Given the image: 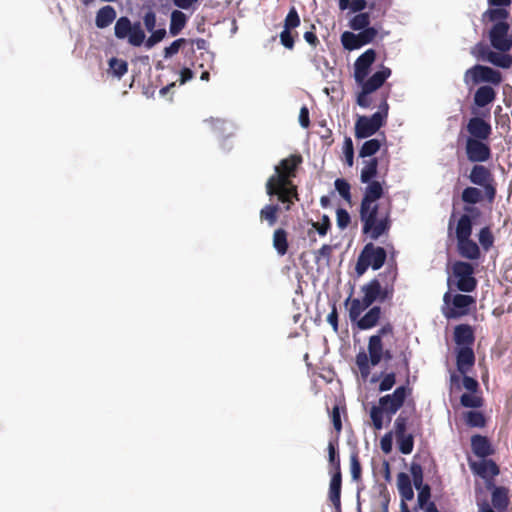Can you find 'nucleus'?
Wrapping results in <instances>:
<instances>
[{"mask_svg":"<svg viewBox=\"0 0 512 512\" xmlns=\"http://www.w3.org/2000/svg\"><path fill=\"white\" fill-rule=\"evenodd\" d=\"M331 479L329 483L328 499L334 507V512H342L341 510V489H342V474H330Z\"/></svg>","mask_w":512,"mask_h":512,"instance_id":"nucleus-25","label":"nucleus"},{"mask_svg":"<svg viewBox=\"0 0 512 512\" xmlns=\"http://www.w3.org/2000/svg\"><path fill=\"white\" fill-rule=\"evenodd\" d=\"M299 123L303 128H308L310 126L309 110L306 106H303L300 109Z\"/></svg>","mask_w":512,"mask_h":512,"instance_id":"nucleus-62","label":"nucleus"},{"mask_svg":"<svg viewBox=\"0 0 512 512\" xmlns=\"http://www.w3.org/2000/svg\"><path fill=\"white\" fill-rule=\"evenodd\" d=\"M273 247L280 256H284L288 252V233L283 228H277L273 233Z\"/></svg>","mask_w":512,"mask_h":512,"instance_id":"nucleus-33","label":"nucleus"},{"mask_svg":"<svg viewBox=\"0 0 512 512\" xmlns=\"http://www.w3.org/2000/svg\"><path fill=\"white\" fill-rule=\"evenodd\" d=\"M487 63L495 67L509 69L512 66V56L509 52H500L494 49Z\"/></svg>","mask_w":512,"mask_h":512,"instance_id":"nucleus-37","label":"nucleus"},{"mask_svg":"<svg viewBox=\"0 0 512 512\" xmlns=\"http://www.w3.org/2000/svg\"><path fill=\"white\" fill-rule=\"evenodd\" d=\"M143 23L147 31H153L156 27V14L152 10H148L143 16Z\"/></svg>","mask_w":512,"mask_h":512,"instance_id":"nucleus-57","label":"nucleus"},{"mask_svg":"<svg viewBox=\"0 0 512 512\" xmlns=\"http://www.w3.org/2000/svg\"><path fill=\"white\" fill-rule=\"evenodd\" d=\"M460 403L463 407L477 409L483 406L484 400L474 393H464L460 397Z\"/></svg>","mask_w":512,"mask_h":512,"instance_id":"nucleus-40","label":"nucleus"},{"mask_svg":"<svg viewBox=\"0 0 512 512\" xmlns=\"http://www.w3.org/2000/svg\"><path fill=\"white\" fill-rule=\"evenodd\" d=\"M410 472L412 475L413 485L416 489L425 486V484L423 483V469L420 464L412 463L410 467Z\"/></svg>","mask_w":512,"mask_h":512,"instance_id":"nucleus-47","label":"nucleus"},{"mask_svg":"<svg viewBox=\"0 0 512 512\" xmlns=\"http://www.w3.org/2000/svg\"><path fill=\"white\" fill-rule=\"evenodd\" d=\"M366 0H351L348 8L354 13H361L367 7Z\"/></svg>","mask_w":512,"mask_h":512,"instance_id":"nucleus-61","label":"nucleus"},{"mask_svg":"<svg viewBox=\"0 0 512 512\" xmlns=\"http://www.w3.org/2000/svg\"><path fill=\"white\" fill-rule=\"evenodd\" d=\"M397 487L402 501H409L413 499L414 491L408 474L400 472L397 475Z\"/></svg>","mask_w":512,"mask_h":512,"instance_id":"nucleus-31","label":"nucleus"},{"mask_svg":"<svg viewBox=\"0 0 512 512\" xmlns=\"http://www.w3.org/2000/svg\"><path fill=\"white\" fill-rule=\"evenodd\" d=\"M473 224L474 222L470 221L469 215H461L455 226L457 252L462 258L468 260H478L481 257L478 244L471 239Z\"/></svg>","mask_w":512,"mask_h":512,"instance_id":"nucleus-7","label":"nucleus"},{"mask_svg":"<svg viewBox=\"0 0 512 512\" xmlns=\"http://www.w3.org/2000/svg\"><path fill=\"white\" fill-rule=\"evenodd\" d=\"M465 154L472 163H484L491 159L492 151L488 140L466 138Z\"/></svg>","mask_w":512,"mask_h":512,"instance_id":"nucleus-19","label":"nucleus"},{"mask_svg":"<svg viewBox=\"0 0 512 512\" xmlns=\"http://www.w3.org/2000/svg\"><path fill=\"white\" fill-rule=\"evenodd\" d=\"M483 32L493 49L510 52L512 49V15L511 13L491 10L483 12L480 18Z\"/></svg>","mask_w":512,"mask_h":512,"instance_id":"nucleus-5","label":"nucleus"},{"mask_svg":"<svg viewBox=\"0 0 512 512\" xmlns=\"http://www.w3.org/2000/svg\"><path fill=\"white\" fill-rule=\"evenodd\" d=\"M303 159L300 154H291L282 159L275 166V173L266 182V193L270 197H277L284 205V210L289 211L295 201H299L298 188L292 179L296 177L299 165Z\"/></svg>","mask_w":512,"mask_h":512,"instance_id":"nucleus-3","label":"nucleus"},{"mask_svg":"<svg viewBox=\"0 0 512 512\" xmlns=\"http://www.w3.org/2000/svg\"><path fill=\"white\" fill-rule=\"evenodd\" d=\"M502 81L503 76L499 70L481 64L468 68L463 75V82L470 91L481 84L499 86Z\"/></svg>","mask_w":512,"mask_h":512,"instance_id":"nucleus-9","label":"nucleus"},{"mask_svg":"<svg viewBox=\"0 0 512 512\" xmlns=\"http://www.w3.org/2000/svg\"><path fill=\"white\" fill-rule=\"evenodd\" d=\"M384 195V188L373 183L365 187L360 203L359 216L362 223V232L372 240H377L389 232L391 221V205L386 206L378 203Z\"/></svg>","mask_w":512,"mask_h":512,"instance_id":"nucleus-1","label":"nucleus"},{"mask_svg":"<svg viewBox=\"0 0 512 512\" xmlns=\"http://www.w3.org/2000/svg\"><path fill=\"white\" fill-rule=\"evenodd\" d=\"M398 271L396 266H388L383 273L362 286L363 298L348 297L345 305L349 307V318L352 323L357 322L361 314L376 301L383 303L391 301L395 292V282Z\"/></svg>","mask_w":512,"mask_h":512,"instance_id":"nucleus-2","label":"nucleus"},{"mask_svg":"<svg viewBox=\"0 0 512 512\" xmlns=\"http://www.w3.org/2000/svg\"><path fill=\"white\" fill-rule=\"evenodd\" d=\"M488 8L484 12H490L491 10H497L500 12L511 13L510 7L512 0H487Z\"/></svg>","mask_w":512,"mask_h":512,"instance_id":"nucleus-44","label":"nucleus"},{"mask_svg":"<svg viewBox=\"0 0 512 512\" xmlns=\"http://www.w3.org/2000/svg\"><path fill=\"white\" fill-rule=\"evenodd\" d=\"M396 383V374L394 372L387 373L383 376L378 390L380 392H386L393 388Z\"/></svg>","mask_w":512,"mask_h":512,"instance_id":"nucleus-52","label":"nucleus"},{"mask_svg":"<svg viewBox=\"0 0 512 512\" xmlns=\"http://www.w3.org/2000/svg\"><path fill=\"white\" fill-rule=\"evenodd\" d=\"M369 308L370 309L363 316H361L358 319V321L356 322L357 327L360 330L372 329L373 327H375L378 324V322L381 318L382 310H381L380 306H372Z\"/></svg>","mask_w":512,"mask_h":512,"instance_id":"nucleus-28","label":"nucleus"},{"mask_svg":"<svg viewBox=\"0 0 512 512\" xmlns=\"http://www.w3.org/2000/svg\"><path fill=\"white\" fill-rule=\"evenodd\" d=\"M376 60V51L367 49L354 63V79L361 87L357 94L356 103L361 108H369L372 105L371 94L380 89L385 81L391 76V69L381 66V69L373 73L369 78L372 64Z\"/></svg>","mask_w":512,"mask_h":512,"instance_id":"nucleus-4","label":"nucleus"},{"mask_svg":"<svg viewBox=\"0 0 512 512\" xmlns=\"http://www.w3.org/2000/svg\"><path fill=\"white\" fill-rule=\"evenodd\" d=\"M328 323L333 327L335 332L338 331V312L335 305H333L331 312L327 316Z\"/></svg>","mask_w":512,"mask_h":512,"instance_id":"nucleus-64","label":"nucleus"},{"mask_svg":"<svg viewBox=\"0 0 512 512\" xmlns=\"http://www.w3.org/2000/svg\"><path fill=\"white\" fill-rule=\"evenodd\" d=\"M370 25V14L368 12H361L356 14L349 23L352 30H364Z\"/></svg>","mask_w":512,"mask_h":512,"instance_id":"nucleus-41","label":"nucleus"},{"mask_svg":"<svg viewBox=\"0 0 512 512\" xmlns=\"http://www.w3.org/2000/svg\"><path fill=\"white\" fill-rule=\"evenodd\" d=\"M411 388L405 385L398 386L393 393L386 394L379 398L378 405L370 409V418L375 430L383 428V415L387 414L389 419L404 405L406 398L411 394Z\"/></svg>","mask_w":512,"mask_h":512,"instance_id":"nucleus-6","label":"nucleus"},{"mask_svg":"<svg viewBox=\"0 0 512 512\" xmlns=\"http://www.w3.org/2000/svg\"><path fill=\"white\" fill-rule=\"evenodd\" d=\"M445 306L443 314L447 319H456L469 313L470 306L475 304V299L470 295L455 294L446 292L443 297Z\"/></svg>","mask_w":512,"mask_h":512,"instance_id":"nucleus-12","label":"nucleus"},{"mask_svg":"<svg viewBox=\"0 0 512 512\" xmlns=\"http://www.w3.org/2000/svg\"><path fill=\"white\" fill-rule=\"evenodd\" d=\"M343 153L345 156L346 164L351 167L354 163V147L350 137H345L343 145Z\"/></svg>","mask_w":512,"mask_h":512,"instance_id":"nucleus-50","label":"nucleus"},{"mask_svg":"<svg viewBox=\"0 0 512 512\" xmlns=\"http://www.w3.org/2000/svg\"><path fill=\"white\" fill-rule=\"evenodd\" d=\"M494 87V85L490 84L480 85L474 93V104L479 108H483L493 103L497 97V92Z\"/></svg>","mask_w":512,"mask_h":512,"instance_id":"nucleus-26","label":"nucleus"},{"mask_svg":"<svg viewBox=\"0 0 512 512\" xmlns=\"http://www.w3.org/2000/svg\"><path fill=\"white\" fill-rule=\"evenodd\" d=\"M350 470L352 479L358 481L361 478V463L359 460L358 452L354 451L350 454Z\"/></svg>","mask_w":512,"mask_h":512,"instance_id":"nucleus-45","label":"nucleus"},{"mask_svg":"<svg viewBox=\"0 0 512 512\" xmlns=\"http://www.w3.org/2000/svg\"><path fill=\"white\" fill-rule=\"evenodd\" d=\"M466 138L489 140L492 134L491 124L481 117H471L466 124Z\"/></svg>","mask_w":512,"mask_h":512,"instance_id":"nucleus-21","label":"nucleus"},{"mask_svg":"<svg viewBox=\"0 0 512 512\" xmlns=\"http://www.w3.org/2000/svg\"><path fill=\"white\" fill-rule=\"evenodd\" d=\"M114 34L118 39L127 38L128 43L135 47L141 46L146 37L140 22L132 24L131 20L126 16H122L116 20Z\"/></svg>","mask_w":512,"mask_h":512,"instance_id":"nucleus-13","label":"nucleus"},{"mask_svg":"<svg viewBox=\"0 0 512 512\" xmlns=\"http://www.w3.org/2000/svg\"><path fill=\"white\" fill-rule=\"evenodd\" d=\"M312 227L318 232L320 236H325L331 227L329 217L327 215H323L320 222H312Z\"/></svg>","mask_w":512,"mask_h":512,"instance_id":"nucleus-54","label":"nucleus"},{"mask_svg":"<svg viewBox=\"0 0 512 512\" xmlns=\"http://www.w3.org/2000/svg\"><path fill=\"white\" fill-rule=\"evenodd\" d=\"M478 240L485 251H488L494 244V236L490 227L486 226L480 229Z\"/></svg>","mask_w":512,"mask_h":512,"instance_id":"nucleus-42","label":"nucleus"},{"mask_svg":"<svg viewBox=\"0 0 512 512\" xmlns=\"http://www.w3.org/2000/svg\"><path fill=\"white\" fill-rule=\"evenodd\" d=\"M150 32H151L150 37L145 41V46L148 49L154 47L157 43L161 42L167 34L165 28H159L156 30L154 29L153 31H150Z\"/></svg>","mask_w":512,"mask_h":512,"instance_id":"nucleus-49","label":"nucleus"},{"mask_svg":"<svg viewBox=\"0 0 512 512\" xmlns=\"http://www.w3.org/2000/svg\"><path fill=\"white\" fill-rule=\"evenodd\" d=\"M452 275L457 280L456 287L459 291L470 293L476 289L477 280L471 263L456 261L452 266Z\"/></svg>","mask_w":512,"mask_h":512,"instance_id":"nucleus-16","label":"nucleus"},{"mask_svg":"<svg viewBox=\"0 0 512 512\" xmlns=\"http://www.w3.org/2000/svg\"><path fill=\"white\" fill-rule=\"evenodd\" d=\"M278 204H267L259 213V218L262 223L266 222L269 227H273L278 221V213L280 211Z\"/></svg>","mask_w":512,"mask_h":512,"instance_id":"nucleus-34","label":"nucleus"},{"mask_svg":"<svg viewBox=\"0 0 512 512\" xmlns=\"http://www.w3.org/2000/svg\"><path fill=\"white\" fill-rule=\"evenodd\" d=\"M331 420L334 426V429L337 433H340L342 430V422L340 415V407L338 405H334L331 412Z\"/></svg>","mask_w":512,"mask_h":512,"instance_id":"nucleus-59","label":"nucleus"},{"mask_svg":"<svg viewBox=\"0 0 512 512\" xmlns=\"http://www.w3.org/2000/svg\"><path fill=\"white\" fill-rule=\"evenodd\" d=\"M464 420L467 426L483 428L486 425L485 415L481 411H467L464 413Z\"/></svg>","mask_w":512,"mask_h":512,"instance_id":"nucleus-38","label":"nucleus"},{"mask_svg":"<svg viewBox=\"0 0 512 512\" xmlns=\"http://www.w3.org/2000/svg\"><path fill=\"white\" fill-rule=\"evenodd\" d=\"M485 197L484 189L481 190L475 186H467L461 193V201L465 204L463 207L464 213L462 215H469L470 221L474 222L480 218L482 212L480 208L475 205L482 202Z\"/></svg>","mask_w":512,"mask_h":512,"instance_id":"nucleus-17","label":"nucleus"},{"mask_svg":"<svg viewBox=\"0 0 512 512\" xmlns=\"http://www.w3.org/2000/svg\"><path fill=\"white\" fill-rule=\"evenodd\" d=\"M328 463H329V474L341 473L340 455L337 451V441H329L328 443Z\"/></svg>","mask_w":512,"mask_h":512,"instance_id":"nucleus-35","label":"nucleus"},{"mask_svg":"<svg viewBox=\"0 0 512 512\" xmlns=\"http://www.w3.org/2000/svg\"><path fill=\"white\" fill-rule=\"evenodd\" d=\"M359 31L360 32L357 34L350 31H345L342 33L341 43L344 49L348 51L359 49L367 44L372 43L378 35V30L375 27H368Z\"/></svg>","mask_w":512,"mask_h":512,"instance_id":"nucleus-18","label":"nucleus"},{"mask_svg":"<svg viewBox=\"0 0 512 512\" xmlns=\"http://www.w3.org/2000/svg\"><path fill=\"white\" fill-rule=\"evenodd\" d=\"M300 17L294 6H292L285 17L284 20V28L292 30L297 28L300 25Z\"/></svg>","mask_w":512,"mask_h":512,"instance_id":"nucleus-46","label":"nucleus"},{"mask_svg":"<svg viewBox=\"0 0 512 512\" xmlns=\"http://www.w3.org/2000/svg\"><path fill=\"white\" fill-rule=\"evenodd\" d=\"M280 42L285 48L289 50L294 48L295 40L291 30L284 28V30L280 33Z\"/></svg>","mask_w":512,"mask_h":512,"instance_id":"nucleus-56","label":"nucleus"},{"mask_svg":"<svg viewBox=\"0 0 512 512\" xmlns=\"http://www.w3.org/2000/svg\"><path fill=\"white\" fill-rule=\"evenodd\" d=\"M117 13L113 6L106 5L101 7L95 17V25L99 29L110 26L116 19Z\"/></svg>","mask_w":512,"mask_h":512,"instance_id":"nucleus-30","label":"nucleus"},{"mask_svg":"<svg viewBox=\"0 0 512 512\" xmlns=\"http://www.w3.org/2000/svg\"><path fill=\"white\" fill-rule=\"evenodd\" d=\"M335 188L336 190L338 191V193L340 194V196L350 202L351 201V186L350 184L345 180V179H342V178H338L335 180Z\"/></svg>","mask_w":512,"mask_h":512,"instance_id":"nucleus-48","label":"nucleus"},{"mask_svg":"<svg viewBox=\"0 0 512 512\" xmlns=\"http://www.w3.org/2000/svg\"><path fill=\"white\" fill-rule=\"evenodd\" d=\"M493 51L494 49L492 48L490 42L486 43L483 40L477 42L470 48L471 56L479 62H488Z\"/></svg>","mask_w":512,"mask_h":512,"instance_id":"nucleus-32","label":"nucleus"},{"mask_svg":"<svg viewBox=\"0 0 512 512\" xmlns=\"http://www.w3.org/2000/svg\"><path fill=\"white\" fill-rule=\"evenodd\" d=\"M186 43V39L179 38L173 41L168 47L164 49V58H171L176 55L180 48Z\"/></svg>","mask_w":512,"mask_h":512,"instance_id":"nucleus-53","label":"nucleus"},{"mask_svg":"<svg viewBox=\"0 0 512 512\" xmlns=\"http://www.w3.org/2000/svg\"><path fill=\"white\" fill-rule=\"evenodd\" d=\"M336 221L340 229H345L349 225L351 218L345 209L339 208L336 212Z\"/></svg>","mask_w":512,"mask_h":512,"instance_id":"nucleus-55","label":"nucleus"},{"mask_svg":"<svg viewBox=\"0 0 512 512\" xmlns=\"http://www.w3.org/2000/svg\"><path fill=\"white\" fill-rule=\"evenodd\" d=\"M386 258L387 253L383 247L376 246L372 242L367 243L358 256L355 271L358 276H361L369 267L378 270L384 265Z\"/></svg>","mask_w":512,"mask_h":512,"instance_id":"nucleus-11","label":"nucleus"},{"mask_svg":"<svg viewBox=\"0 0 512 512\" xmlns=\"http://www.w3.org/2000/svg\"><path fill=\"white\" fill-rule=\"evenodd\" d=\"M471 448L475 456L479 458H488L495 453L488 437L476 434L471 437Z\"/></svg>","mask_w":512,"mask_h":512,"instance_id":"nucleus-23","label":"nucleus"},{"mask_svg":"<svg viewBox=\"0 0 512 512\" xmlns=\"http://www.w3.org/2000/svg\"><path fill=\"white\" fill-rule=\"evenodd\" d=\"M454 341L460 347H472L475 335L472 327L468 324H459L454 329Z\"/></svg>","mask_w":512,"mask_h":512,"instance_id":"nucleus-27","label":"nucleus"},{"mask_svg":"<svg viewBox=\"0 0 512 512\" xmlns=\"http://www.w3.org/2000/svg\"><path fill=\"white\" fill-rule=\"evenodd\" d=\"M388 93L382 95L378 111L371 116H359L355 122V137L365 139L374 135L381 127L386 124L389 104L387 102Z\"/></svg>","mask_w":512,"mask_h":512,"instance_id":"nucleus-8","label":"nucleus"},{"mask_svg":"<svg viewBox=\"0 0 512 512\" xmlns=\"http://www.w3.org/2000/svg\"><path fill=\"white\" fill-rule=\"evenodd\" d=\"M462 384L463 387L471 393H476L479 390L478 381L473 377L467 376L466 374L463 375Z\"/></svg>","mask_w":512,"mask_h":512,"instance_id":"nucleus-58","label":"nucleus"},{"mask_svg":"<svg viewBox=\"0 0 512 512\" xmlns=\"http://www.w3.org/2000/svg\"><path fill=\"white\" fill-rule=\"evenodd\" d=\"M475 364V354L472 347H459L456 354V365L458 371L465 375Z\"/></svg>","mask_w":512,"mask_h":512,"instance_id":"nucleus-24","label":"nucleus"},{"mask_svg":"<svg viewBox=\"0 0 512 512\" xmlns=\"http://www.w3.org/2000/svg\"><path fill=\"white\" fill-rule=\"evenodd\" d=\"M383 342L379 335H372L368 340V354L364 351L356 355V365L363 378L369 376L371 366H377L383 358Z\"/></svg>","mask_w":512,"mask_h":512,"instance_id":"nucleus-10","label":"nucleus"},{"mask_svg":"<svg viewBox=\"0 0 512 512\" xmlns=\"http://www.w3.org/2000/svg\"><path fill=\"white\" fill-rule=\"evenodd\" d=\"M381 148V142L379 139H370L363 143L359 150V157L366 158L375 155Z\"/></svg>","mask_w":512,"mask_h":512,"instance_id":"nucleus-39","label":"nucleus"},{"mask_svg":"<svg viewBox=\"0 0 512 512\" xmlns=\"http://www.w3.org/2000/svg\"><path fill=\"white\" fill-rule=\"evenodd\" d=\"M409 416L406 411H402L394 421V434L399 451L404 455H409L414 449V434L408 433Z\"/></svg>","mask_w":512,"mask_h":512,"instance_id":"nucleus-15","label":"nucleus"},{"mask_svg":"<svg viewBox=\"0 0 512 512\" xmlns=\"http://www.w3.org/2000/svg\"><path fill=\"white\" fill-rule=\"evenodd\" d=\"M332 246L329 244H324L320 249L315 252L316 259L326 258L329 259L332 254Z\"/></svg>","mask_w":512,"mask_h":512,"instance_id":"nucleus-63","label":"nucleus"},{"mask_svg":"<svg viewBox=\"0 0 512 512\" xmlns=\"http://www.w3.org/2000/svg\"><path fill=\"white\" fill-rule=\"evenodd\" d=\"M470 182L480 186L485 191L486 200L493 203L497 194L496 182L493 173L489 168L481 164H475L468 176Z\"/></svg>","mask_w":512,"mask_h":512,"instance_id":"nucleus-14","label":"nucleus"},{"mask_svg":"<svg viewBox=\"0 0 512 512\" xmlns=\"http://www.w3.org/2000/svg\"><path fill=\"white\" fill-rule=\"evenodd\" d=\"M186 23H187L186 15L179 10H174L171 13V21H170V27H169L170 34L172 36H177L184 29Z\"/></svg>","mask_w":512,"mask_h":512,"instance_id":"nucleus-36","label":"nucleus"},{"mask_svg":"<svg viewBox=\"0 0 512 512\" xmlns=\"http://www.w3.org/2000/svg\"><path fill=\"white\" fill-rule=\"evenodd\" d=\"M378 165H379L378 159L375 157L364 161V166L362 167L361 173H360V181L363 184H367L366 187H369L373 183H378L384 189L386 188L385 180L378 181V180L374 179L378 173Z\"/></svg>","mask_w":512,"mask_h":512,"instance_id":"nucleus-22","label":"nucleus"},{"mask_svg":"<svg viewBox=\"0 0 512 512\" xmlns=\"http://www.w3.org/2000/svg\"><path fill=\"white\" fill-rule=\"evenodd\" d=\"M418 497H417V504L420 509H424L425 505L429 503V499L431 497V488L428 484H425V486H422V488L417 489Z\"/></svg>","mask_w":512,"mask_h":512,"instance_id":"nucleus-51","label":"nucleus"},{"mask_svg":"<svg viewBox=\"0 0 512 512\" xmlns=\"http://www.w3.org/2000/svg\"><path fill=\"white\" fill-rule=\"evenodd\" d=\"M493 508L505 512L509 505V490L503 486L494 487L491 495Z\"/></svg>","mask_w":512,"mask_h":512,"instance_id":"nucleus-29","label":"nucleus"},{"mask_svg":"<svg viewBox=\"0 0 512 512\" xmlns=\"http://www.w3.org/2000/svg\"><path fill=\"white\" fill-rule=\"evenodd\" d=\"M481 459L480 461L469 460V467L474 475L481 477L487 482V487L489 488L494 477L499 475L500 468L492 459Z\"/></svg>","mask_w":512,"mask_h":512,"instance_id":"nucleus-20","label":"nucleus"},{"mask_svg":"<svg viewBox=\"0 0 512 512\" xmlns=\"http://www.w3.org/2000/svg\"><path fill=\"white\" fill-rule=\"evenodd\" d=\"M109 66L113 74L119 78L126 74L128 71L127 62L125 60L118 59L115 57L110 59Z\"/></svg>","mask_w":512,"mask_h":512,"instance_id":"nucleus-43","label":"nucleus"},{"mask_svg":"<svg viewBox=\"0 0 512 512\" xmlns=\"http://www.w3.org/2000/svg\"><path fill=\"white\" fill-rule=\"evenodd\" d=\"M380 447L386 454L392 451V432L385 434L380 440Z\"/></svg>","mask_w":512,"mask_h":512,"instance_id":"nucleus-60","label":"nucleus"}]
</instances>
